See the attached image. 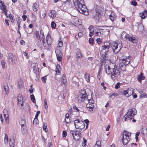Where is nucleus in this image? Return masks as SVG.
<instances>
[{
    "mask_svg": "<svg viewBox=\"0 0 147 147\" xmlns=\"http://www.w3.org/2000/svg\"><path fill=\"white\" fill-rule=\"evenodd\" d=\"M75 8L81 13L86 16L88 14V10L84 5V0H72Z\"/></svg>",
    "mask_w": 147,
    "mask_h": 147,
    "instance_id": "nucleus-1",
    "label": "nucleus"
},
{
    "mask_svg": "<svg viewBox=\"0 0 147 147\" xmlns=\"http://www.w3.org/2000/svg\"><path fill=\"white\" fill-rule=\"evenodd\" d=\"M121 37L124 39H128L129 41H131L133 43H137L138 40L136 39L135 37L130 36L125 32H123L121 34Z\"/></svg>",
    "mask_w": 147,
    "mask_h": 147,
    "instance_id": "nucleus-2",
    "label": "nucleus"
},
{
    "mask_svg": "<svg viewBox=\"0 0 147 147\" xmlns=\"http://www.w3.org/2000/svg\"><path fill=\"white\" fill-rule=\"evenodd\" d=\"M118 45L117 43L115 42L112 43L111 45V48L113 50V52L115 54L118 53L122 47V43L120 44L119 47H118Z\"/></svg>",
    "mask_w": 147,
    "mask_h": 147,
    "instance_id": "nucleus-3",
    "label": "nucleus"
},
{
    "mask_svg": "<svg viewBox=\"0 0 147 147\" xmlns=\"http://www.w3.org/2000/svg\"><path fill=\"white\" fill-rule=\"evenodd\" d=\"M135 110H136V109L134 108L129 109L127 114L124 116V119L123 121H126L127 119L129 120L131 119L132 117H133L132 114L134 113V111Z\"/></svg>",
    "mask_w": 147,
    "mask_h": 147,
    "instance_id": "nucleus-4",
    "label": "nucleus"
},
{
    "mask_svg": "<svg viewBox=\"0 0 147 147\" xmlns=\"http://www.w3.org/2000/svg\"><path fill=\"white\" fill-rule=\"evenodd\" d=\"M120 71L117 68H115V66L113 68L112 74H111V78L112 79L115 80L116 79V77L120 75Z\"/></svg>",
    "mask_w": 147,
    "mask_h": 147,
    "instance_id": "nucleus-5",
    "label": "nucleus"
},
{
    "mask_svg": "<svg viewBox=\"0 0 147 147\" xmlns=\"http://www.w3.org/2000/svg\"><path fill=\"white\" fill-rule=\"evenodd\" d=\"M112 44L109 42H107L105 43L104 45L102 47V49L103 52L105 53H107L108 51L109 48L111 47V45Z\"/></svg>",
    "mask_w": 147,
    "mask_h": 147,
    "instance_id": "nucleus-6",
    "label": "nucleus"
},
{
    "mask_svg": "<svg viewBox=\"0 0 147 147\" xmlns=\"http://www.w3.org/2000/svg\"><path fill=\"white\" fill-rule=\"evenodd\" d=\"M100 11V10H99L98 9L96 8L95 9V12L92 16L93 18L97 20H99L100 18H101V15Z\"/></svg>",
    "mask_w": 147,
    "mask_h": 147,
    "instance_id": "nucleus-7",
    "label": "nucleus"
},
{
    "mask_svg": "<svg viewBox=\"0 0 147 147\" xmlns=\"http://www.w3.org/2000/svg\"><path fill=\"white\" fill-rule=\"evenodd\" d=\"M74 131L73 130H71L70 131V134H72L73 139L76 141L78 140L81 138V133H76V132L74 133Z\"/></svg>",
    "mask_w": 147,
    "mask_h": 147,
    "instance_id": "nucleus-8",
    "label": "nucleus"
},
{
    "mask_svg": "<svg viewBox=\"0 0 147 147\" xmlns=\"http://www.w3.org/2000/svg\"><path fill=\"white\" fill-rule=\"evenodd\" d=\"M134 93L133 89L132 88L128 89L127 90H123L122 92L123 94L126 97H129L132 94Z\"/></svg>",
    "mask_w": 147,
    "mask_h": 147,
    "instance_id": "nucleus-9",
    "label": "nucleus"
},
{
    "mask_svg": "<svg viewBox=\"0 0 147 147\" xmlns=\"http://www.w3.org/2000/svg\"><path fill=\"white\" fill-rule=\"evenodd\" d=\"M82 94H79L77 97L78 100L79 102H84L86 99H88V97Z\"/></svg>",
    "mask_w": 147,
    "mask_h": 147,
    "instance_id": "nucleus-10",
    "label": "nucleus"
},
{
    "mask_svg": "<svg viewBox=\"0 0 147 147\" xmlns=\"http://www.w3.org/2000/svg\"><path fill=\"white\" fill-rule=\"evenodd\" d=\"M18 103L19 104H20L21 106H23V98L22 95L20 94L18 95L17 96Z\"/></svg>",
    "mask_w": 147,
    "mask_h": 147,
    "instance_id": "nucleus-11",
    "label": "nucleus"
},
{
    "mask_svg": "<svg viewBox=\"0 0 147 147\" xmlns=\"http://www.w3.org/2000/svg\"><path fill=\"white\" fill-rule=\"evenodd\" d=\"M57 57L58 61H61L62 59V53L60 50H58L57 52H56Z\"/></svg>",
    "mask_w": 147,
    "mask_h": 147,
    "instance_id": "nucleus-12",
    "label": "nucleus"
},
{
    "mask_svg": "<svg viewBox=\"0 0 147 147\" xmlns=\"http://www.w3.org/2000/svg\"><path fill=\"white\" fill-rule=\"evenodd\" d=\"M46 41L47 44L48 45H51L52 43V40L51 36H49V33L46 37Z\"/></svg>",
    "mask_w": 147,
    "mask_h": 147,
    "instance_id": "nucleus-13",
    "label": "nucleus"
},
{
    "mask_svg": "<svg viewBox=\"0 0 147 147\" xmlns=\"http://www.w3.org/2000/svg\"><path fill=\"white\" fill-rule=\"evenodd\" d=\"M143 73L141 72L140 74L138 76L137 79L140 82H141L142 80H144L145 79V77L143 76Z\"/></svg>",
    "mask_w": 147,
    "mask_h": 147,
    "instance_id": "nucleus-14",
    "label": "nucleus"
},
{
    "mask_svg": "<svg viewBox=\"0 0 147 147\" xmlns=\"http://www.w3.org/2000/svg\"><path fill=\"white\" fill-rule=\"evenodd\" d=\"M131 57L130 56H129L128 57V58H127L125 59H123L122 60V62L124 63L126 65H128L129 64L130 61L131 59L130 58Z\"/></svg>",
    "mask_w": 147,
    "mask_h": 147,
    "instance_id": "nucleus-15",
    "label": "nucleus"
},
{
    "mask_svg": "<svg viewBox=\"0 0 147 147\" xmlns=\"http://www.w3.org/2000/svg\"><path fill=\"white\" fill-rule=\"evenodd\" d=\"M77 123L79 125L80 124V121L78 119H76L74 121V124L76 128H80V129H83L84 128V126L82 127L78 126L77 125L76 123Z\"/></svg>",
    "mask_w": 147,
    "mask_h": 147,
    "instance_id": "nucleus-16",
    "label": "nucleus"
},
{
    "mask_svg": "<svg viewBox=\"0 0 147 147\" xmlns=\"http://www.w3.org/2000/svg\"><path fill=\"white\" fill-rule=\"evenodd\" d=\"M122 135L123 136L127 137V138H130V137L131 134L130 133L125 130H124L123 132Z\"/></svg>",
    "mask_w": 147,
    "mask_h": 147,
    "instance_id": "nucleus-17",
    "label": "nucleus"
},
{
    "mask_svg": "<svg viewBox=\"0 0 147 147\" xmlns=\"http://www.w3.org/2000/svg\"><path fill=\"white\" fill-rule=\"evenodd\" d=\"M138 29V30L140 32H142L143 31L144 28L143 24L141 23H137Z\"/></svg>",
    "mask_w": 147,
    "mask_h": 147,
    "instance_id": "nucleus-18",
    "label": "nucleus"
},
{
    "mask_svg": "<svg viewBox=\"0 0 147 147\" xmlns=\"http://www.w3.org/2000/svg\"><path fill=\"white\" fill-rule=\"evenodd\" d=\"M126 65L124 63L122 62L119 64V68L120 69L123 71H124L126 69Z\"/></svg>",
    "mask_w": 147,
    "mask_h": 147,
    "instance_id": "nucleus-19",
    "label": "nucleus"
},
{
    "mask_svg": "<svg viewBox=\"0 0 147 147\" xmlns=\"http://www.w3.org/2000/svg\"><path fill=\"white\" fill-rule=\"evenodd\" d=\"M14 136L12 137L11 138H10L9 140V144L10 147H14Z\"/></svg>",
    "mask_w": 147,
    "mask_h": 147,
    "instance_id": "nucleus-20",
    "label": "nucleus"
},
{
    "mask_svg": "<svg viewBox=\"0 0 147 147\" xmlns=\"http://www.w3.org/2000/svg\"><path fill=\"white\" fill-rule=\"evenodd\" d=\"M21 119V120H20V122H19V123L21 125L22 128L21 129V130L23 131L24 129V128H23V127L24 126V125L26 124V121L24 119Z\"/></svg>",
    "mask_w": 147,
    "mask_h": 147,
    "instance_id": "nucleus-21",
    "label": "nucleus"
},
{
    "mask_svg": "<svg viewBox=\"0 0 147 147\" xmlns=\"http://www.w3.org/2000/svg\"><path fill=\"white\" fill-rule=\"evenodd\" d=\"M113 69V68H111L110 66H108V70H106V73L108 75L111 74H111H112Z\"/></svg>",
    "mask_w": 147,
    "mask_h": 147,
    "instance_id": "nucleus-22",
    "label": "nucleus"
},
{
    "mask_svg": "<svg viewBox=\"0 0 147 147\" xmlns=\"http://www.w3.org/2000/svg\"><path fill=\"white\" fill-rule=\"evenodd\" d=\"M8 57H9V59H9L13 63L14 62V59L13 58V55L12 53H9L8 54Z\"/></svg>",
    "mask_w": 147,
    "mask_h": 147,
    "instance_id": "nucleus-23",
    "label": "nucleus"
},
{
    "mask_svg": "<svg viewBox=\"0 0 147 147\" xmlns=\"http://www.w3.org/2000/svg\"><path fill=\"white\" fill-rule=\"evenodd\" d=\"M84 78L88 82L90 81V75L88 73H86L84 75Z\"/></svg>",
    "mask_w": 147,
    "mask_h": 147,
    "instance_id": "nucleus-24",
    "label": "nucleus"
},
{
    "mask_svg": "<svg viewBox=\"0 0 147 147\" xmlns=\"http://www.w3.org/2000/svg\"><path fill=\"white\" fill-rule=\"evenodd\" d=\"M104 30L103 29L96 28V31H98L99 33V36H101L102 35L104 32Z\"/></svg>",
    "mask_w": 147,
    "mask_h": 147,
    "instance_id": "nucleus-25",
    "label": "nucleus"
},
{
    "mask_svg": "<svg viewBox=\"0 0 147 147\" xmlns=\"http://www.w3.org/2000/svg\"><path fill=\"white\" fill-rule=\"evenodd\" d=\"M131 139L130 138H127V140L126 139H122V142L123 144L125 145L127 144L129 142Z\"/></svg>",
    "mask_w": 147,
    "mask_h": 147,
    "instance_id": "nucleus-26",
    "label": "nucleus"
},
{
    "mask_svg": "<svg viewBox=\"0 0 147 147\" xmlns=\"http://www.w3.org/2000/svg\"><path fill=\"white\" fill-rule=\"evenodd\" d=\"M38 5L37 4L34 3L33 4L32 8L34 11H36L38 9Z\"/></svg>",
    "mask_w": 147,
    "mask_h": 147,
    "instance_id": "nucleus-27",
    "label": "nucleus"
},
{
    "mask_svg": "<svg viewBox=\"0 0 147 147\" xmlns=\"http://www.w3.org/2000/svg\"><path fill=\"white\" fill-rule=\"evenodd\" d=\"M61 67L60 66V65L58 64L56 66L55 70L57 74V73H59L60 72V71L61 70Z\"/></svg>",
    "mask_w": 147,
    "mask_h": 147,
    "instance_id": "nucleus-28",
    "label": "nucleus"
},
{
    "mask_svg": "<svg viewBox=\"0 0 147 147\" xmlns=\"http://www.w3.org/2000/svg\"><path fill=\"white\" fill-rule=\"evenodd\" d=\"M142 132L143 135L147 134V129L146 127H143L142 129Z\"/></svg>",
    "mask_w": 147,
    "mask_h": 147,
    "instance_id": "nucleus-29",
    "label": "nucleus"
},
{
    "mask_svg": "<svg viewBox=\"0 0 147 147\" xmlns=\"http://www.w3.org/2000/svg\"><path fill=\"white\" fill-rule=\"evenodd\" d=\"M4 90L5 91V93L6 94L9 93V88L7 85H5L4 86Z\"/></svg>",
    "mask_w": 147,
    "mask_h": 147,
    "instance_id": "nucleus-30",
    "label": "nucleus"
},
{
    "mask_svg": "<svg viewBox=\"0 0 147 147\" xmlns=\"http://www.w3.org/2000/svg\"><path fill=\"white\" fill-rule=\"evenodd\" d=\"M76 57L77 58H78L79 59L81 58L82 57V53L80 51L76 53Z\"/></svg>",
    "mask_w": 147,
    "mask_h": 147,
    "instance_id": "nucleus-31",
    "label": "nucleus"
},
{
    "mask_svg": "<svg viewBox=\"0 0 147 147\" xmlns=\"http://www.w3.org/2000/svg\"><path fill=\"white\" fill-rule=\"evenodd\" d=\"M79 94H82L83 95L86 96L87 97H88V95H87L86 93V91L84 90H81V93Z\"/></svg>",
    "mask_w": 147,
    "mask_h": 147,
    "instance_id": "nucleus-32",
    "label": "nucleus"
},
{
    "mask_svg": "<svg viewBox=\"0 0 147 147\" xmlns=\"http://www.w3.org/2000/svg\"><path fill=\"white\" fill-rule=\"evenodd\" d=\"M73 80L74 82V83L76 84H78V79L77 77H74L73 78Z\"/></svg>",
    "mask_w": 147,
    "mask_h": 147,
    "instance_id": "nucleus-33",
    "label": "nucleus"
},
{
    "mask_svg": "<svg viewBox=\"0 0 147 147\" xmlns=\"http://www.w3.org/2000/svg\"><path fill=\"white\" fill-rule=\"evenodd\" d=\"M30 97L31 100L33 103H35L36 102V100L34 95L33 94L30 95Z\"/></svg>",
    "mask_w": 147,
    "mask_h": 147,
    "instance_id": "nucleus-34",
    "label": "nucleus"
},
{
    "mask_svg": "<svg viewBox=\"0 0 147 147\" xmlns=\"http://www.w3.org/2000/svg\"><path fill=\"white\" fill-rule=\"evenodd\" d=\"M4 141L5 144H7L8 142V136L7 134H5Z\"/></svg>",
    "mask_w": 147,
    "mask_h": 147,
    "instance_id": "nucleus-35",
    "label": "nucleus"
},
{
    "mask_svg": "<svg viewBox=\"0 0 147 147\" xmlns=\"http://www.w3.org/2000/svg\"><path fill=\"white\" fill-rule=\"evenodd\" d=\"M94 28V27L92 25H90L89 28H88L90 30V32H92V33H93L94 32V30L92 29V28Z\"/></svg>",
    "mask_w": 147,
    "mask_h": 147,
    "instance_id": "nucleus-36",
    "label": "nucleus"
},
{
    "mask_svg": "<svg viewBox=\"0 0 147 147\" xmlns=\"http://www.w3.org/2000/svg\"><path fill=\"white\" fill-rule=\"evenodd\" d=\"M140 16L142 19H143L145 18L147 16V15L146 14H144L143 13H140Z\"/></svg>",
    "mask_w": 147,
    "mask_h": 147,
    "instance_id": "nucleus-37",
    "label": "nucleus"
},
{
    "mask_svg": "<svg viewBox=\"0 0 147 147\" xmlns=\"http://www.w3.org/2000/svg\"><path fill=\"white\" fill-rule=\"evenodd\" d=\"M5 61L4 60H2L1 61V65L2 68L4 69L5 66Z\"/></svg>",
    "mask_w": 147,
    "mask_h": 147,
    "instance_id": "nucleus-38",
    "label": "nucleus"
},
{
    "mask_svg": "<svg viewBox=\"0 0 147 147\" xmlns=\"http://www.w3.org/2000/svg\"><path fill=\"white\" fill-rule=\"evenodd\" d=\"M87 100H88V102L89 103H91L92 104H94V101L93 100L92 96H91V98L89 99L88 98V99H87Z\"/></svg>",
    "mask_w": 147,
    "mask_h": 147,
    "instance_id": "nucleus-39",
    "label": "nucleus"
},
{
    "mask_svg": "<svg viewBox=\"0 0 147 147\" xmlns=\"http://www.w3.org/2000/svg\"><path fill=\"white\" fill-rule=\"evenodd\" d=\"M22 84L23 81L22 80H20L18 81V86L19 88L21 87L22 86Z\"/></svg>",
    "mask_w": 147,
    "mask_h": 147,
    "instance_id": "nucleus-40",
    "label": "nucleus"
},
{
    "mask_svg": "<svg viewBox=\"0 0 147 147\" xmlns=\"http://www.w3.org/2000/svg\"><path fill=\"white\" fill-rule=\"evenodd\" d=\"M65 121L66 123H69L71 122V119L69 118H67V119H65Z\"/></svg>",
    "mask_w": 147,
    "mask_h": 147,
    "instance_id": "nucleus-41",
    "label": "nucleus"
},
{
    "mask_svg": "<svg viewBox=\"0 0 147 147\" xmlns=\"http://www.w3.org/2000/svg\"><path fill=\"white\" fill-rule=\"evenodd\" d=\"M47 76H45L41 78V79L44 83H45L47 80Z\"/></svg>",
    "mask_w": 147,
    "mask_h": 147,
    "instance_id": "nucleus-42",
    "label": "nucleus"
},
{
    "mask_svg": "<svg viewBox=\"0 0 147 147\" xmlns=\"http://www.w3.org/2000/svg\"><path fill=\"white\" fill-rule=\"evenodd\" d=\"M86 107L87 108L92 109L94 107V106L92 105H90V104H88L86 105Z\"/></svg>",
    "mask_w": 147,
    "mask_h": 147,
    "instance_id": "nucleus-43",
    "label": "nucleus"
},
{
    "mask_svg": "<svg viewBox=\"0 0 147 147\" xmlns=\"http://www.w3.org/2000/svg\"><path fill=\"white\" fill-rule=\"evenodd\" d=\"M47 124L46 123H43V130L46 132H47V130L46 131V130L47 129Z\"/></svg>",
    "mask_w": 147,
    "mask_h": 147,
    "instance_id": "nucleus-44",
    "label": "nucleus"
},
{
    "mask_svg": "<svg viewBox=\"0 0 147 147\" xmlns=\"http://www.w3.org/2000/svg\"><path fill=\"white\" fill-rule=\"evenodd\" d=\"M56 24L54 22L52 21L51 23V26L52 28H55L56 26Z\"/></svg>",
    "mask_w": 147,
    "mask_h": 147,
    "instance_id": "nucleus-45",
    "label": "nucleus"
},
{
    "mask_svg": "<svg viewBox=\"0 0 147 147\" xmlns=\"http://www.w3.org/2000/svg\"><path fill=\"white\" fill-rule=\"evenodd\" d=\"M109 17L112 21H114L115 20V17L113 16L111 14L109 16Z\"/></svg>",
    "mask_w": 147,
    "mask_h": 147,
    "instance_id": "nucleus-46",
    "label": "nucleus"
},
{
    "mask_svg": "<svg viewBox=\"0 0 147 147\" xmlns=\"http://www.w3.org/2000/svg\"><path fill=\"white\" fill-rule=\"evenodd\" d=\"M38 118H36L34 119V121H33V123L34 124H36L38 123Z\"/></svg>",
    "mask_w": 147,
    "mask_h": 147,
    "instance_id": "nucleus-47",
    "label": "nucleus"
},
{
    "mask_svg": "<svg viewBox=\"0 0 147 147\" xmlns=\"http://www.w3.org/2000/svg\"><path fill=\"white\" fill-rule=\"evenodd\" d=\"M83 142L82 143V146H85L87 142V140L84 139V138H83Z\"/></svg>",
    "mask_w": 147,
    "mask_h": 147,
    "instance_id": "nucleus-48",
    "label": "nucleus"
},
{
    "mask_svg": "<svg viewBox=\"0 0 147 147\" xmlns=\"http://www.w3.org/2000/svg\"><path fill=\"white\" fill-rule=\"evenodd\" d=\"M131 4L133 5L134 6H135L137 5V3L134 0L132 1L131 2Z\"/></svg>",
    "mask_w": 147,
    "mask_h": 147,
    "instance_id": "nucleus-49",
    "label": "nucleus"
},
{
    "mask_svg": "<svg viewBox=\"0 0 147 147\" xmlns=\"http://www.w3.org/2000/svg\"><path fill=\"white\" fill-rule=\"evenodd\" d=\"M53 12H55V11H53L52 10H51L50 11V13L51 14V16L52 18H54L55 17V15L54 14H53Z\"/></svg>",
    "mask_w": 147,
    "mask_h": 147,
    "instance_id": "nucleus-50",
    "label": "nucleus"
},
{
    "mask_svg": "<svg viewBox=\"0 0 147 147\" xmlns=\"http://www.w3.org/2000/svg\"><path fill=\"white\" fill-rule=\"evenodd\" d=\"M111 94V95H110V97H111L112 96H113L114 97H115L117 96L118 95V94L117 93H111V94H110V95Z\"/></svg>",
    "mask_w": 147,
    "mask_h": 147,
    "instance_id": "nucleus-51",
    "label": "nucleus"
},
{
    "mask_svg": "<svg viewBox=\"0 0 147 147\" xmlns=\"http://www.w3.org/2000/svg\"><path fill=\"white\" fill-rule=\"evenodd\" d=\"M94 40L93 38H90L89 39V42L91 44H92L94 42Z\"/></svg>",
    "mask_w": 147,
    "mask_h": 147,
    "instance_id": "nucleus-52",
    "label": "nucleus"
},
{
    "mask_svg": "<svg viewBox=\"0 0 147 147\" xmlns=\"http://www.w3.org/2000/svg\"><path fill=\"white\" fill-rule=\"evenodd\" d=\"M58 45L59 47H61L63 45V43L61 40H59Z\"/></svg>",
    "mask_w": 147,
    "mask_h": 147,
    "instance_id": "nucleus-53",
    "label": "nucleus"
},
{
    "mask_svg": "<svg viewBox=\"0 0 147 147\" xmlns=\"http://www.w3.org/2000/svg\"><path fill=\"white\" fill-rule=\"evenodd\" d=\"M5 6V5L4 3L1 1H0V8L1 7Z\"/></svg>",
    "mask_w": 147,
    "mask_h": 147,
    "instance_id": "nucleus-54",
    "label": "nucleus"
},
{
    "mask_svg": "<svg viewBox=\"0 0 147 147\" xmlns=\"http://www.w3.org/2000/svg\"><path fill=\"white\" fill-rule=\"evenodd\" d=\"M2 10V11H7V10L6 9V6H4V7H1V8H0Z\"/></svg>",
    "mask_w": 147,
    "mask_h": 147,
    "instance_id": "nucleus-55",
    "label": "nucleus"
},
{
    "mask_svg": "<svg viewBox=\"0 0 147 147\" xmlns=\"http://www.w3.org/2000/svg\"><path fill=\"white\" fill-rule=\"evenodd\" d=\"M94 33H95V35L96 36H99V32L98 31H96V29L94 30Z\"/></svg>",
    "mask_w": 147,
    "mask_h": 147,
    "instance_id": "nucleus-56",
    "label": "nucleus"
},
{
    "mask_svg": "<svg viewBox=\"0 0 147 147\" xmlns=\"http://www.w3.org/2000/svg\"><path fill=\"white\" fill-rule=\"evenodd\" d=\"M62 135L63 137H66L67 136L66 132L65 131L63 130V132Z\"/></svg>",
    "mask_w": 147,
    "mask_h": 147,
    "instance_id": "nucleus-57",
    "label": "nucleus"
},
{
    "mask_svg": "<svg viewBox=\"0 0 147 147\" xmlns=\"http://www.w3.org/2000/svg\"><path fill=\"white\" fill-rule=\"evenodd\" d=\"M140 97H147V94H143L140 95Z\"/></svg>",
    "mask_w": 147,
    "mask_h": 147,
    "instance_id": "nucleus-58",
    "label": "nucleus"
},
{
    "mask_svg": "<svg viewBox=\"0 0 147 147\" xmlns=\"http://www.w3.org/2000/svg\"><path fill=\"white\" fill-rule=\"evenodd\" d=\"M120 83L119 82H118L116 85L115 86V88L116 89H118L120 87Z\"/></svg>",
    "mask_w": 147,
    "mask_h": 147,
    "instance_id": "nucleus-59",
    "label": "nucleus"
},
{
    "mask_svg": "<svg viewBox=\"0 0 147 147\" xmlns=\"http://www.w3.org/2000/svg\"><path fill=\"white\" fill-rule=\"evenodd\" d=\"M35 34L36 37L37 38H40V37L39 35L38 32L36 31V33H35Z\"/></svg>",
    "mask_w": 147,
    "mask_h": 147,
    "instance_id": "nucleus-60",
    "label": "nucleus"
},
{
    "mask_svg": "<svg viewBox=\"0 0 147 147\" xmlns=\"http://www.w3.org/2000/svg\"><path fill=\"white\" fill-rule=\"evenodd\" d=\"M44 102H45V108L46 109H47L48 108V107L47 106V101L45 99L44 100Z\"/></svg>",
    "mask_w": 147,
    "mask_h": 147,
    "instance_id": "nucleus-61",
    "label": "nucleus"
},
{
    "mask_svg": "<svg viewBox=\"0 0 147 147\" xmlns=\"http://www.w3.org/2000/svg\"><path fill=\"white\" fill-rule=\"evenodd\" d=\"M7 11H2V13H4L5 14V16H6V17L7 18H8V16L7 15Z\"/></svg>",
    "mask_w": 147,
    "mask_h": 147,
    "instance_id": "nucleus-62",
    "label": "nucleus"
},
{
    "mask_svg": "<svg viewBox=\"0 0 147 147\" xmlns=\"http://www.w3.org/2000/svg\"><path fill=\"white\" fill-rule=\"evenodd\" d=\"M96 41L98 44H100L101 43V40L100 38H98L96 39Z\"/></svg>",
    "mask_w": 147,
    "mask_h": 147,
    "instance_id": "nucleus-63",
    "label": "nucleus"
},
{
    "mask_svg": "<svg viewBox=\"0 0 147 147\" xmlns=\"http://www.w3.org/2000/svg\"><path fill=\"white\" fill-rule=\"evenodd\" d=\"M40 113V111H37L36 112V114L35 116V117L38 118V117Z\"/></svg>",
    "mask_w": 147,
    "mask_h": 147,
    "instance_id": "nucleus-64",
    "label": "nucleus"
}]
</instances>
